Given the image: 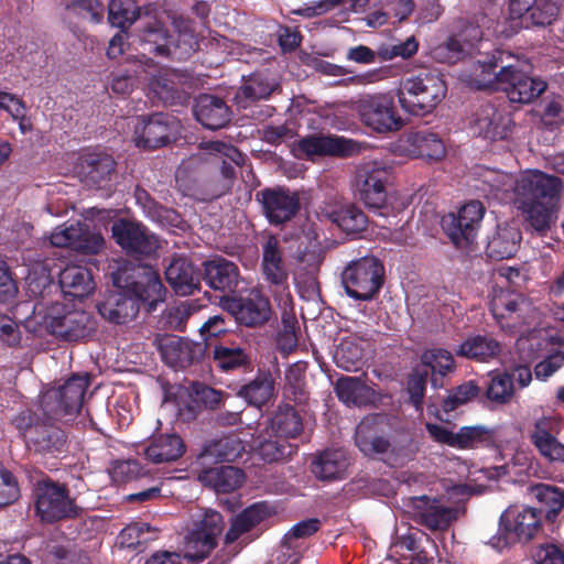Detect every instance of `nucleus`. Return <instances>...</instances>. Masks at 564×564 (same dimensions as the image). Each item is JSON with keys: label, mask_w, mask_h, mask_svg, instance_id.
<instances>
[{"label": "nucleus", "mask_w": 564, "mask_h": 564, "mask_svg": "<svg viewBox=\"0 0 564 564\" xmlns=\"http://www.w3.org/2000/svg\"><path fill=\"white\" fill-rule=\"evenodd\" d=\"M40 413L39 409L24 410L13 419L12 423L24 437L26 445L35 452H61L65 444L64 433L47 423L50 420L41 421Z\"/></svg>", "instance_id": "11"}, {"label": "nucleus", "mask_w": 564, "mask_h": 564, "mask_svg": "<svg viewBox=\"0 0 564 564\" xmlns=\"http://www.w3.org/2000/svg\"><path fill=\"white\" fill-rule=\"evenodd\" d=\"M386 417L380 414L366 416L356 429V445L365 455L384 453L390 443L382 436Z\"/></svg>", "instance_id": "24"}, {"label": "nucleus", "mask_w": 564, "mask_h": 564, "mask_svg": "<svg viewBox=\"0 0 564 564\" xmlns=\"http://www.w3.org/2000/svg\"><path fill=\"white\" fill-rule=\"evenodd\" d=\"M303 425L300 415L290 405L280 406L267 430L271 431L274 436L283 440L295 438L302 432Z\"/></svg>", "instance_id": "41"}, {"label": "nucleus", "mask_w": 564, "mask_h": 564, "mask_svg": "<svg viewBox=\"0 0 564 564\" xmlns=\"http://www.w3.org/2000/svg\"><path fill=\"white\" fill-rule=\"evenodd\" d=\"M421 364L431 369V382L435 388L442 386L437 377L443 378L455 369V361L451 351L438 347L426 349L421 356Z\"/></svg>", "instance_id": "43"}, {"label": "nucleus", "mask_w": 564, "mask_h": 564, "mask_svg": "<svg viewBox=\"0 0 564 564\" xmlns=\"http://www.w3.org/2000/svg\"><path fill=\"white\" fill-rule=\"evenodd\" d=\"M494 441V432L485 425L463 426L456 432L455 448L470 449L488 445Z\"/></svg>", "instance_id": "48"}, {"label": "nucleus", "mask_w": 564, "mask_h": 564, "mask_svg": "<svg viewBox=\"0 0 564 564\" xmlns=\"http://www.w3.org/2000/svg\"><path fill=\"white\" fill-rule=\"evenodd\" d=\"M362 357L364 341L352 336L344 338L334 355L337 366L346 371L358 369Z\"/></svg>", "instance_id": "46"}, {"label": "nucleus", "mask_w": 564, "mask_h": 564, "mask_svg": "<svg viewBox=\"0 0 564 564\" xmlns=\"http://www.w3.org/2000/svg\"><path fill=\"white\" fill-rule=\"evenodd\" d=\"M214 360L225 371L245 367L250 362V358L243 348L224 344L217 345L214 348Z\"/></svg>", "instance_id": "49"}, {"label": "nucleus", "mask_w": 564, "mask_h": 564, "mask_svg": "<svg viewBox=\"0 0 564 564\" xmlns=\"http://www.w3.org/2000/svg\"><path fill=\"white\" fill-rule=\"evenodd\" d=\"M465 51V45L462 44L460 40L449 37L444 43L433 47L432 56L442 63H455Z\"/></svg>", "instance_id": "58"}, {"label": "nucleus", "mask_w": 564, "mask_h": 564, "mask_svg": "<svg viewBox=\"0 0 564 564\" xmlns=\"http://www.w3.org/2000/svg\"><path fill=\"white\" fill-rule=\"evenodd\" d=\"M335 391L339 400L346 404L366 405L375 401V391L361 379L343 377L337 380Z\"/></svg>", "instance_id": "38"}, {"label": "nucleus", "mask_w": 564, "mask_h": 564, "mask_svg": "<svg viewBox=\"0 0 564 564\" xmlns=\"http://www.w3.org/2000/svg\"><path fill=\"white\" fill-rule=\"evenodd\" d=\"M19 497V488L12 474L0 465V507L12 503Z\"/></svg>", "instance_id": "61"}, {"label": "nucleus", "mask_w": 564, "mask_h": 564, "mask_svg": "<svg viewBox=\"0 0 564 564\" xmlns=\"http://www.w3.org/2000/svg\"><path fill=\"white\" fill-rule=\"evenodd\" d=\"M514 392L512 378L506 372H491L487 387V398L498 404L508 403Z\"/></svg>", "instance_id": "53"}, {"label": "nucleus", "mask_w": 564, "mask_h": 564, "mask_svg": "<svg viewBox=\"0 0 564 564\" xmlns=\"http://www.w3.org/2000/svg\"><path fill=\"white\" fill-rule=\"evenodd\" d=\"M111 231L116 242L129 254H151L160 247L158 237L137 221L119 219Z\"/></svg>", "instance_id": "18"}, {"label": "nucleus", "mask_w": 564, "mask_h": 564, "mask_svg": "<svg viewBox=\"0 0 564 564\" xmlns=\"http://www.w3.org/2000/svg\"><path fill=\"white\" fill-rule=\"evenodd\" d=\"M245 451V443L235 435L225 436L220 440H217L207 448L209 456L226 462H232L239 458Z\"/></svg>", "instance_id": "52"}, {"label": "nucleus", "mask_w": 564, "mask_h": 564, "mask_svg": "<svg viewBox=\"0 0 564 564\" xmlns=\"http://www.w3.org/2000/svg\"><path fill=\"white\" fill-rule=\"evenodd\" d=\"M156 532L145 522H135L127 525L120 532L119 540L122 546L137 547L154 540Z\"/></svg>", "instance_id": "54"}, {"label": "nucleus", "mask_w": 564, "mask_h": 564, "mask_svg": "<svg viewBox=\"0 0 564 564\" xmlns=\"http://www.w3.org/2000/svg\"><path fill=\"white\" fill-rule=\"evenodd\" d=\"M406 151L410 155L429 162H438L446 155L442 138L430 130L411 132L406 137Z\"/></svg>", "instance_id": "27"}, {"label": "nucleus", "mask_w": 564, "mask_h": 564, "mask_svg": "<svg viewBox=\"0 0 564 564\" xmlns=\"http://www.w3.org/2000/svg\"><path fill=\"white\" fill-rule=\"evenodd\" d=\"M478 392L479 389L474 382H466L447 395L443 402V410L445 412H451L457 406L474 399Z\"/></svg>", "instance_id": "60"}, {"label": "nucleus", "mask_w": 564, "mask_h": 564, "mask_svg": "<svg viewBox=\"0 0 564 564\" xmlns=\"http://www.w3.org/2000/svg\"><path fill=\"white\" fill-rule=\"evenodd\" d=\"M348 467V458L343 449H327L316 457L312 471L323 480L341 478Z\"/></svg>", "instance_id": "36"}, {"label": "nucleus", "mask_w": 564, "mask_h": 564, "mask_svg": "<svg viewBox=\"0 0 564 564\" xmlns=\"http://www.w3.org/2000/svg\"><path fill=\"white\" fill-rule=\"evenodd\" d=\"M484 182L496 191L512 186L513 205L527 225L544 235L556 224L563 183L560 177L533 169L518 175L486 170Z\"/></svg>", "instance_id": "1"}, {"label": "nucleus", "mask_w": 564, "mask_h": 564, "mask_svg": "<svg viewBox=\"0 0 564 564\" xmlns=\"http://www.w3.org/2000/svg\"><path fill=\"white\" fill-rule=\"evenodd\" d=\"M225 306L236 321L247 326L260 325L270 317L269 301L259 293H251L248 297L227 300Z\"/></svg>", "instance_id": "23"}, {"label": "nucleus", "mask_w": 564, "mask_h": 564, "mask_svg": "<svg viewBox=\"0 0 564 564\" xmlns=\"http://www.w3.org/2000/svg\"><path fill=\"white\" fill-rule=\"evenodd\" d=\"M165 278L177 295L186 296L199 286V274L185 258H175L165 270Z\"/></svg>", "instance_id": "29"}, {"label": "nucleus", "mask_w": 564, "mask_h": 564, "mask_svg": "<svg viewBox=\"0 0 564 564\" xmlns=\"http://www.w3.org/2000/svg\"><path fill=\"white\" fill-rule=\"evenodd\" d=\"M390 180V167L378 162L367 163L358 170L357 185L366 206L373 209L386 206Z\"/></svg>", "instance_id": "16"}, {"label": "nucleus", "mask_w": 564, "mask_h": 564, "mask_svg": "<svg viewBox=\"0 0 564 564\" xmlns=\"http://www.w3.org/2000/svg\"><path fill=\"white\" fill-rule=\"evenodd\" d=\"M250 448L258 453L260 458L267 463L278 462L285 457H289L294 447L281 437L274 436V434L265 430L259 436L252 440Z\"/></svg>", "instance_id": "35"}, {"label": "nucleus", "mask_w": 564, "mask_h": 564, "mask_svg": "<svg viewBox=\"0 0 564 564\" xmlns=\"http://www.w3.org/2000/svg\"><path fill=\"white\" fill-rule=\"evenodd\" d=\"M21 341L19 325L9 316H0V345L18 346Z\"/></svg>", "instance_id": "62"}, {"label": "nucleus", "mask_w": 564, "mask_h": 564, "mask_svg": "<svg viewBox=\"0 0 564 564\" xmlns=\"http://www.w3.org/2000/svg\"><path fill=\"white\" fill-rule=\"evenodd\" d=\"M522 234L518 221L498 224L487 242V254L495 260L513 257L521 243Z\"/></svg>", "instance_id": "25"}, {"label": "nucleus", "mask_w": 564, "mask_h": 564, "mask_svg": "<svg viewBox=\"0 0 564 564\" xmlns=\"http://www.w3.org/2000/svg\"><path fill=\"white\" fill-rule=\"evenodd\" d=\"M223 530L224 520L219 512L206 510L195 514L185 538L184 557L195 562L204 560L217 545Z\"/></svg>", "instance_id": "13"}, {"label": "nucleus", "mask_w": 564, "mask_h": 564, "mask_svg": "<svg viewBox=\"0 0 564 564\" xmlns=\"http://www.w3.org/2000/svg\"><path fill=\"white\" fill-rule=\"evenodd\" d=\"M32 318L47 332L67 340L85 338L95 328V321L89 313L61 303H36Z\"/></svg>", "instance_id": "5"}, {"label": "nucleus", "mask_w": 564, "mask_h": 564, "mask_svg": "<svg viewBox=\"0 0 564 564\" xmlns=\"http://www.w3.org/2000/svg\"><path fill=\"white\" fill-rule=\"evenodd\" d=\"M170 19L174 32L177 33V40H172L173 35L169 34L161 21L149 22L140 34L142 53L138 58V62L145 67V74H149V91L164 104L174 100L178 76L170 68L155 69L145 53L183 59L189 56L197 45L188 20L181 15H173Z\"/></svg>", "instance_id": "2"}, {"label": "nucleus", "mask_w": 564, "mask_h": 564, "mask_svg": "<svg viewBox=\"0 0 564 564\" xmlns=\"http://www.w3.org/2000/svg\"><path fill=\"white\" fill-rule=\"evenodd\" d=\"M264 214L271 224L290 220L299 210L300 199L295 192L284 188L261 192Z\"/></svg>", "instance_id": "22"}, {"label": "nucleus", "mask_w": 564, "mask_h": 564, "mask_svg": "<svg viewBox=\"0 0 564 564\" xmlns=\"http://www.w3.org/2000/svg\"><path fill=\"white\" fill-rule=\"evenodd\" d=\"M160 350L167 365L185 367L200 354L202 348L187 339L172 335L160 339Z\"/></svg>", "instance_id": "31"}, {"label": "nucleus", "mask_w": 564, "mask_h": 564, "mask_svg": "<svg viewBox=\"0 0 564 564\" xmlns=\"http://www.w3.org/2000/svg\"><path fill=\"white\" fill-rule=\"evenodd\" d=\"M419 48V44L414 36L408 37L399 44H382L378 48V56L382 61H391L395 57L409 58L413 56Z\"/></svg>", "instance_id": "57"}, {"label": "nucleus", "mask_w": 564, "mask_h": 564, "mask_svg": "<svg viewBox=\"0 0 564 564\" xmlns=\"http://www.w3.org/2000/svg\"><path fill=\"white\" fill-rule=\"evenodd\" d=\"M275 87V84L269 82L267 77L256 75L247 80L237 93V104L245 108L249 102L269 97Z\"/></svg>", "instance_id": "47"}, {"label": "nucleus", "mask_w": 564, "mask_h": 564, "mask_svg": "<svg viewBox=\"0 0 564 564\" xmlns=\"http://www.w3.org/2000/svg\"><path fill=\"white\" fill-rule=\"evenodd\" d=\"M54 247L70 248L85 253H97L104 247V238L99 232L90 231L79 221L57 226L50 236Z\"/></svg>", "instance_id": "17"}, {"label": "nucleus", "mask_w": 564, "mask_h": 564, "mask_svg": "<svg viewBox=\"0 0 564 564\" xmlns=\"http://www.w3.org/2000/svg\"><path fill=\"white\" fill-rule=\"evenodd\" d=\"M325 216L347 234L364 231L368 223L362 210L350 204L326 209Z\"/></svg>", "instance_id": "39"}, {"label": "nucleus", "mask_w": 564, "mask_h": 564, "mask_svg": "<svg viewBox=\"0 0 564 564\" xmlns=\"http://www.w3.org/2000/svg\"><path fill=\"white\" fill-rule=\"evenodd\" d=\"M498 61L495 58L489 64H480L475 75L479 77L478 87L491 88L503 91L511 102L529 104L535 100L545 91L546 83L533 77L522 69L518 64L501 66L499 72H494Z\"/></svg>", "instance_id": "4"}, {"label": "nucleus", "mask_w": 564, "mask_h": 564, "mask_svg": "<svg viewBox=\"0 0 564 564\" xmlns=\"http://www.w3.org/2000/svg\"><path fill=\"white\" fill-rule=\"evenodd\" d=\"M484 215V205L479 200H470L457 214L443 216L441 225L457 248H466L476 239Z\"/></svg>", "instance_id": "14"}, {"label": "nucleus", "mask_w": 564, "mask_h": 564, "mask_svg": "<svg viewBox=\"0 0 564 564\" xmlns=\"http://www.w3.org/2000/svg\"><path fill=\"white\" fill-rule=\"evenodd\" d=\"M474 131L489 140H505L512 133L514 123L506 107L486 105L476 113Z\"/></svg>", "instance_id": "19"}, {"label": "nucleus", "mask_w": 564, "mask_h": 564, "mask_svg": "<svg viewBox=\"0 0 564 564\" xmlns=\"http://www.w3.org/2000/svg\"><path fill=\"white\" fill-rule=\"evenodd\" d=\"M533 564H564V551L554 544L539 547Z\"/></svg>", "instance_id": "64"}, {"label": "nucleus", "mask_w": 564, "mask_h": 564, "mask_svg": "<svg viewBox=\"0 0 564 564\" xmlns=\"http://www.w3.org/2000/svg\"><path fill=\"white\" fill-rule=\"evenodd\" d=\"M529 495L546 510L549 518L557 516L564 508V489L547 485L536 484L529 487Z\"/></svg>", "instance_id": "45"}, {"label": "nucleus", "mask_w": 564, "mask_h": 564, "mask_svg": "<svg viewBox=\"0 0 564 564\" xmlns=\"http://www.w3.org/2000/svg\"><path fill=\"white\" fill-rule=\"evenodd\" d=\"M113 283L117 290L98 305L100 315L112 323L122 324L135 317L140 303L153 308L164 299L165 289L151 267H138L124 283L122 276L117 274Z\"/></svg>", "instance_id": "3"}, {"label": "nucleus", "mask_w": 564, "mask_h": 564, "mask_svg": "<svg viewBox=\"0 0 564 564\" xmlns=\"http://www.w3.org/2000/svg\"><path fill=\"white\" fill-rule=\"evenodd\" d=\"M82 174L88 183L101 185L115 170V161L106 154H89L82 159Z\"/></svg>", "instance_id": "44"}, {"label": "nucleus", "mask_w": 564, "mask_h": 564, "mask_svg": "<svg viewBox=\"0 0 564 564\" xmlns=\"http://www.w3.org/2000/svg\"><path fill=\"white\" fill-rule=\"evenodd\" d=\"M270 513V509L264 503H256L243 510L232 520L230 529L225 536L226 543L235 542L241 534L267 519Z\"/></svg>", "instance_id": "42"}, {"label": "nucleus", "mask_w": 564, "mask_h": 564, "mask_svg": "<svg viewBox=\"0 0 564 564\" xmlns=\"http://www.w3.org/2000/svg\"><path fill=\"white\" fill-rule=\"evenodd\" d=\"M561 431V421L556 416H543L535 421L531 438L534 445L557 436Z\"/></svg>", "instance_id": "59"}, {"label": "nucleus", "mask_w": 564, "mask_h": 564, "mask_svg": "<svg viewBox=\"0 0 564 564\" xmlns=\"http://www.w3.org/2000/svg\"><path fill=\"white\" fill-rule=\"evenodd\" d=\"M59 285L63 293L79 299L87 296L94 290L90 272L78 264H69L61 271Z\"/></svg>", "instance_id": "34"}, {"label": "nucleus", "mask_w": 564, "mask_h": 564, "mask_svg": "<svg viewBox=\"0 0 564 564\" xmlns=\"http://www.w3.org/2000/svg\"><path fill=\"white\" fill-rule=\"evenodd\" d=\"M89 386V376L75 375L56 388L45 390L39 404V411L47 420L73 419L83 404L84 395Z\"/></svg>", "instance_id": "8"}, {"label": "nucleus", "mask_w": 564, "mask_h": 564, "mask_svg": "<svg viewBox=\"0 0 564 564\" xmlns=\"http://www.w3.org/2000/svg\"><path fill=\"white\" fill-rule=\"evenodd\" d=\"M139 17V7L134 0H111L108 6V20L112 26L129 28Z\"/></svg>", "instance_id": "50"}, {"label": "nucleus", "mask_w": 564, "mask_h": 564, "mask_svg": "<svg viewBox=\"0 0 564 564\" xmlns=\"http://www.w3.org/2000/svg\"><path fill=\"white\" fill-rule=\"evenodd\" d=\"M412 512L432 530H443L455 519V510L426 496L411 499Z\"/></svg>", "instance_id": "26"}, {"label": "nucleus", "mask_w": 564, "mask_h": 564, "mask_svg": "<svg viewBox=\"0 0 564 564\" xmlns=\"http://www.w3.org/2000/svg\"><path fill=\"white\" fill-rule=\"evenodd\" d=\"M176 124L163 113H155L149 118L138 119L134 124V143L143 149H156L165 145Z\"/></svg>", "instance_id": "20"}, {"label": "nucleus", "mask_w": 564, "mask_h": 564, "mask_svg": "<svg viewBox=\"0 0 564 564\" xmlns=\"http://www.w3.org/2000/svg\"><path fill=\"white\" fill-rule=\"evenodd\" d=\"M186 451L184 441L176 433L154 436L144 448L147 459L154 464L171 463L181 458Z\"/></svg>", "instance_id": "28"}, {"label": "nucleus", "mask_w": 564, "mask_h": 564, "mask_svg": "<svg viewBox=\"0 0 564 564\" xmlns=\"http://www.w3.org/2000/svg\"><path fill=\"white\" fill-rule=\"evenodd\" d=\"M542 527V511L524 506L516 505L508 507L500 516L499 531L491 536L488 544L502 551L516 541H530Z\"/></svg>", "instance_id": "7"}, {"label": "nucleus", "mask_w": 564, "mask_h": 564, "mask_svg": "<svg viewBox=\"0 0 564 564\" xmlns=\"http://www.w3.org/2000/svg\"><path fill=\"white\" fill-rule=\"evenodd\" d=\"M35 496L36 513L43 521H58L78 513V507L63 485L42 481L36 487Z\"/></svg>", "instance_id": "15"}, {"label": "nucleus", "mask_w": 564, "mask_h": 564, "mask_svg": "<svg viewBox=\"0 0 564 564\" xmlns=\"http://www.w3.org/2000/svg\"><path fill=\"white\" fill-rule=\"evenodd\" d=\"M500 352L499 343L486 335L466 338L457 349V355L477 361H488Z\"/></svg>", "instance_id": "40"}, {"label": "nucleus", "mask_w": 564, "mask_h": 564, "mask_svg": "<svg viewBox=\"0 0 564 564\" xmlns=\"http://www.w3.org/2000/svg\"><path fill=\"white\" fill-rule=\"evenodd\" d=\"M490 308L501 328L510 332L530 324L536 317V311L531 302L521 293L503 286L492 289Z\"/></svg>", "instance_id": "12"}, {"label": "nucleus", "mask_w": 564, "mask_h": 564, "mask_svg": "<svg viewBox=\"0 0 564 564\" xmlns=\"http://www.w3.org/2000/svg\"><path fill=\"white\" fill-rule=\"evenodd\" d=\"M557 14L558 8L555 2L550 0H535V4H533L530 9L525 26L550 25L555 20Z\"/></svg>", "instance_id": "55"}, {"label": "nucleus", "mask_w": 564, "mask_h": 564, "mask_svg": "<svg viewBox=\"0 0 564 564\" xmlns=\"http://www.w3.org/2000/svg\"><path fill=\"white\" fill-rule=\"evenodd\" d=\"M283 329L278 336V346L283 354L291 352L297 345V321L294 314L284 312L282 316Z\"/></svg>", "instance_id": "56"}, {"label": "nucleus", "mask_w": 564, "mask_h": 564, "mask_svg": "<svg viewBox=\"0 0 564 564\" xmlns=\"http://www.w3.org/2000/svg\"><path fill=\"white\" fill-rule=\"evenodd\" d=\"M395 95L404 111L421 116L431 112L444 99L446 85L438 75L423 73L401 80Z\"/></svg>", "instance_id": "6"}, {"label": "nucleus", "mask_w": 564, "mask_h": 564, "mask_svg": "<svg viewBox=\"0 0 564 564\" xmlns=\"http://www.w3.org/2000/svg\"><path fill=\"white\" fill-rule=\"evenodd\" d=\"M384 269L373 257L351 261L341 273L346 293L358 301H370L383 284Z\"/></svg>", "instance_id": "10"}, {"label": "nucleus", "mask_w": 564, "mask_h": 564, "mask_svg": "<svg viewBox=\"0 0 564 564\" xmlns=\"http://www.w3.org/2000/svg\"><path fill=\"white\" fill-rule=\"evenodd\" d=\"M198 480L218 492H229L243 482L242 471L234 466H217L203 470Z\"/></svg>", "instance_id": "33"}, {"label": "nucleus", "mask_w": 564, "mask_h": 564, "mask_svg": "<svg viewBox=\"0 0 564 564\" xmlns=\"http://www.w3.org/2000/svg\"><path fill=\"white\" fill-rule=\"evenodd\" d=\"M352 109L358 113L361 123L376 133H393L404 127V119L390 94L362 96L354 101Z\"/></svg>", "instance_id": "9"}, {"label": "nucleus", "mask_w": 564, "mask_h": 564, "mask_svg": "<svg viewBox=\"0 0 564 564\" xmlns=\"http://www.w3.org/2000/svg\"><path fill=\"white\" fill-rule=\"evenodd\" d=\"M357 151V145L351 140L343 137L315 134L302 139L297 145V152L307 159L316 156L340 155L346 156Z\"/></svg>", "instance_id": "21"}, {"label": "nucleus", "mask_w": 564, "mask_h": 564, "mask_svg": "<svg viewBox=\"0 0 564 564\" xmlns=\"http://www.w3.org/2000/svg\"><path fill=\"white\" fill-rule=\"evenodd\" d=\"M564 365V352L556 351L545 359L540 361L535 368L534 373L535 377L540 380H546L551 377L555 371H557Z\"/></svg>", "instance_id": "63"}, {"label": "nucleus", "mask_w": 564, "mask_h": 564, "mask_svg": "<svg viewBox=\"0 0 564 564\" xmlns=\"http://www.w3.org/2000/svg\"><path fill=\"white\" fill-rule=\"evenodd\" d=\"M262 269L267 280L273 284H281L288 279L280 243L275 237H269L262 247Z\"/></svg>", "instance_id": "37"}, {"label": "nucleus", "mask_w": 564, "mask_h": 564, "mask_svg": "<svg viewBox=\"0 0 564 564\" xmlns=\"http://www.w3.org/2000/svg\"><path fill=\"white\" fill-rule=\"evenodd\" d=\"M194 113L197 121L212 130L225 127L230 120L229 108L225 101L212 95L197 98Z\"/></svg>", "instance_id": "30"}, {"label": "nucleus", "mask_w": 564, "mask_h": 564, "mask_svg": "<svg viewBox=\"0 0 564 564\" xmlns=\"http://www.w3.org/2000/svg\"><path fill=\"white\" fill-rule=\"evenodd\" d=\"M273 380L270 376H260L246 384L239 394L249 403L260 408L270 400L273 394Z\"/></svg>", "instance_id": "51"}, {"label": "nucleus", "mask_w": 564, "mask_h": 564, "mask_svg": "<svg viewBox=\"0 0 564 564\" xmlns=\"http://www.w3.org/2000/svg\"><path fill=\"white\" fill-rule=\"evenodd\" d=\"M205 280L215 290L234 291L239 283L238 268L224 258L213 259L205 263Z\"/></svg>", "instance_id": "32"}]
</instances>
